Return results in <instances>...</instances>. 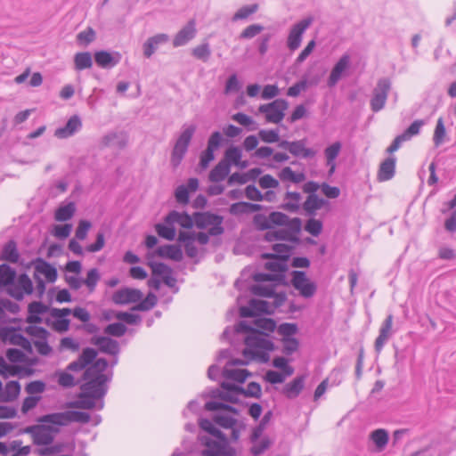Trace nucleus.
<instances>
[{
    "label": "nucleus",
    "mask_w": 456,
    "mask_h": 456,
    "mask_svg": "<svg viewBox=\"0 0 456 456\" xmlns=\"http://www.w3.org/2000/svg\"><path fill=\"white\" fill-rule=\"evenodd\" d=\"M126 326L120 322L109 324L104 330L106 334L115 337H121L126 333Z\"/></svg>",
    "instance_id": "obj_59"
},
{
    "label": "nucleus",
    "mask_w": 456,
    "mask_h": 456,
    "mask_svg": "<svg viewBox=\"0 0 456 456\" xmlns=\"http://www.w3.org/2000/svg\"><path fill=\"white\" fill-rule=\"evenodd\" d=\"M289 152L296 157L312 158L315 151L306 148L303 141L291 142Z\"/></svg>",
    "instance_id": "obj_35"
},
{
    "label": "nucleus",
    "mask_w": 456,
    "mask_h": 456,
    "mask_svg": "<svg viewBox=\"0 0 456 456\" xmlns=\"http://www.w3.org/2000/svg\"><path fill=\"white\" fill-rule=\"evenodd\" d=\"M75 210V204L72 202L61 206L55 211V220L59 222L69 220L73 216Z\"/></svg>",
    "instance_id": "obj_41"
},
{
    "label": "nucleus",
    "mask_w": 456,
    "mask_h": 456,
    "mask_svg": "<svg viewBox=\"0 0 456 456\" xmlns=\"http://www.w3.org/2000/svg\"><path fill=\"white\" fill-rule=\"evenodd\" d=\"M100 280V275L97 269H91L86 275V278L83 281L90 292H93Z\"/></svg>",
    "instance_id": "obj_54"
},
{
    "label": "nucleus",
    "mask_w": 456,
    "mask_h": 456,
    "mask_svg": "<svg viewBox=\"0 0 456 456\" xmlns=\"http://www.w3.org/2000/svg\"><path fill=\"white\" fill-rule=\"evenodd\" d=\"M251 291L256 296L265 297H271L274 295V289L273 286L255 285L252 287Z\"/></svg>",
    "instance_id": "obj_62"
},
{
    "label": "nucleus",
    "mask_w": 456,
    "mask_h": 456,
    "mask_svg": "<svg viewBox=\"0 0 456 456\" xmlns=\"http://www.w3.org/2000/svg\"><path fill=\"white\" fill-rule=\"evenodd\" d=\"M389 90L390 82L388 79H380L378 82L370 101V107L373 111L377 112L384 108Z\"/></svg>",
    "instance_id": "obj_11"
},
{
    "label": "nucleus",
    "mask_w": 456,
    "mask_h": 456,
    "mask_svg": "<svg viewBox=\"0 0 456 456\" xmlns=\"http://www.w3.org/2000/svg\"><path fill=\"white\" fill-rule=\"evenodd\" d=\"M342 144L339 142H335L324 151L327 166L330 167L329 173L333 174L336 168L335 159L341 151Z\"/></svg>",
    "instance_id": "obj_30"
},
{
    "label": "nucleus",
    "mask_w": 456,
    "mask_h": 456,
    "mask_svg": "<svg viewBox=\"0 0 456 456\" xmlns=\"http://www.w3.org/2000/svg\"><path fill=\"white\" fill-rule=\"evenodd\" d=\"M29 432L32 434L33 441L38 445H46L53 442V430L49 427L37 426L31 428Z\"/></svg>",
    "instance_id": "obj_19"
},
{
    "label": "nucleus",
    "mask_w": 456,
    "mask_h": 456,
    "mask_svg": "<svg viewBox=\"0 0 456 456\" xmlns=\"http://www.w3.org/2000/svg\"><path fill=\"white\" fill-rule=\"evenodd\" d=\"M323 205L322 200L319 199L316 195H309L304 203V209L313 214L317 209H320Z\"/></svg>",
    "instance_id": "obj_48"
},
{
    "label": "nucleus",
    "mask_w": 456,
    "mask_h": 456,
    "mask_svg": "<svg viewBox=\"0 0 456 456\" xmlns=\"http://www.w3.org/2000/svg\"><path fill=\"white\" fill-rule=\"evenodd\" d=\"M178 240L183 243L186 254L190 257H195L198 255V249L194 246V234L189 232H180Z\"/></svg>",
    "instance_id": "obj_32"
},
{
    "label": "nucleus",
    "mask_w": 456,
    "mask_h": 456,
    "mask_svg": "<svg viewBox=\"0 0 456 456\" xmlns=\"http://www.w3.org/2000/svg\"><path fill=\"white\" fill-rule=\"evenodd\" d=\"M20 393V386L18 381H9L5 384L4 387L0 381V401L1 402H12L18 398Z\"/></svg>",
    "instance_id": "obj_24"
},
{
    "label": "nucleus",
    "mask_w": 456,
    "mask_h": 456,
    "mask_svg": "<svg viewBox=\"0 0 456 456\" xmlns=\"http://www.w3.org/2000/svg\"><path fill=\"white\" fill-rule=\"evenodd\" d=\"M90 420V415L83 411H68L64 412H56L45 415L39 421L57 426H66L71 422L87 423Z\"/></svg>",
    "instance_id": "obj_4"
},
{
    "label": "nucleus",
    "mask_w": 456,
    "mask_h": 456,
    "mask_svg": "<svg viewBox=\"0 0 456 456\" xmlns=\"http://www.w3.org/2000/svg\"><path fill=\"white\" fill-rule=\"evenodd\" d=\"M210 49L208 44H202L192 49V54L195 58L208 61L210 56Z\"/></svg>",
    "instance_id": "obj_58"
},
{
    "label": "nucleus",
    "mask_w": 456,
    "mask_h": 456,
    "mask_svg": "<svg viewBox=\"0 0 456 456\" xmlns=\"http://www.w3.org/2000/svg\"><path fill=\"white\" fill-rule=\"evenodd\" d=\"M26 332L31 337L32 342L38 354L45 356L51 354L52 347L47 342L49 333L46 330L36 325H29L26 328Z\"/></svg>",
    "instance_id": "obj_8"
},
{
    "label": "nucleus",
    "mask_w": 456,
    "mask_h": 456,
    "mask_svg": "<svg viewBox=\"0 0 456 456\" xmlns=\"http://www.w3.org/2000/svg\"><path fill=\"white\" fill-rule=\"evenodd\" d=\"M148 265L154 276H159L168 286L174 284L175 279L172 277V270L169 266L159 262H149Z\"/></svg>",
    "instance_id": "obj_23"
},
{
    "label": "nucleus",
    "mask_w": 456,
    "mask_h": 456,
    "mask_svg": "<svg viewBox=\"0 0 456 456\" xmlns=\"http://www.w3.org/2000/svg\"><path fill=\"white\" fill-rule=\"evenodd\" d=\"M311 22V19H305L298 22L297 24H296L291 28L288 37V47L291 51H294L299 47L301 44L302 35L305 32V30L309 27Z\"/></svg>",
    "instance_id": "obj_15"
},
{
    "label": "nucleus",
    "mask_w": 456,
    "mask_h": 456,
    "mask_svg": "<svg viewBox=\"0 0 456 456\" xmlns=\"http://www.w3.org/2000/svg\"><path fill=\"white\" fill-rule=\"evenodd\" d=\"M349 64L350 56L348 54L342 55L330 72L328 80V85L330 86H334L337 84V82L341 78L344 72L349 68Z\"/></svg>",
    "instance_id": "obj_21"
},
{
    "label": "nucleus",
    "mask_w": 456,
    "mask_h": 456,
    "mask_svg": "<svg viewBox=\"0 0 456 456\" xmlns=\"http://www.w3.org/2000/svg\"><path fill=\"white\" fill-rule=\"evenodd\" d=\"M240 327L243 331L249 332V335L245 338L246 348L242 352L243 355L249 360H256L262 362H268L269 354L274 349L273 343L245 322H240Z\"/></svg>",
    "instance_id": "obj_2"
},
{
    "label": "nucleus",
    "mask_w": 456,
    "mask_h": 456,
    "mask_svg": "<svg viewBox=\"0 0 456 456\" xmlns=\"http://www.w3.org/2000/svg\"><path fill=\"white\" fill-rule=\"evenodd\" d=\"M93 343L99 347L101 352L105 354L116 355L119 351L118 343L107 337L95 338Z\"/></svg>",
    "instance_id": "obj_25"
},
{
    "label": "nucleus",
    "mask_w": 456,
    "mask_h": 456,
    "mask_svg": "<svg viewBox=\"0 0 456 456\" xmlns=\"http://www.w3.org/2000/svg\"><path fill=\"white\" fill-rule=\"evenodd\" d=\"M94 39L95 31L92 28H87L86 29L79 32L77 36V40L78 44L82 46L88 45Z\"/></svg>",
    "instance_id": "obj_50"
},
{
    "label": "nucleus",
    "mask_w": 456,
    "mask_h": 456,
    "mask_svg": "<svg viewBox=\"0 0 456 456\" xmlns=\"http://www.w3.org/2000/svg\"><path fill=\"white\" fill-rule=\"evenodd\" d=\"M291 275V283L302 297H311L315 294L316 285L305 272L294 271Z\"/></svg>",
    "instance_id": "obj_10"
},
{
    "label": "nucleus",
    "mask_w": 456,
    "mask_h": 456,
    "mask_svg": "<svg viewBox=\"0 0 456 456\" xmlns=\"http://www.w3.org/2000/svg\"><path fill=\"white\" fill-rule=\"evenodd\" d=\"M75 68L77 70L90 69L93 66L92 55L88 52L77 53L74 57Z\"/></svg>",
    "instance_id": "obj_38"
},
{
    "label": "nucleus",
    "mask_w": 456,
    "mask_h": 456,
    "mask_svg": "<svg viewBox=\"0 0 456 456\" xmlns=\"http://www.w3.org/2000/svg\"><path fill=\"white\" fill-rule=\"evenodd\" d=\"M254 224L259 230L272 229L270 216L262 214L256 215L254 217Z\"/></svg>",
    "instance_id": "obj_64"
},
{
    "label": "nucleus",
    "mask_w": 456,
    "mask_h": 456,
    "mask_svg": "<svg viewBox=\"0 0 456 456\" xmlns=\"http://www.w3.org/2000/svg\"><path fill=\"white\" fill-rule=\"evenodd\" d=\"M81 127V120L77 116H72L64 127L56 129L54 134L58 138H67L71 136Z\"/></svg>",
    "instance_id": "obj_27"
},
{
    "label": "nucleus",
    "mask_w": 456,
    "mask_h": 456,
    "mask_svg": "<svg viewBox=\"0 0 456 456\" xmlns=\"http://www.w3.org/2000/svg\"><path fill=\"white\" fill-rule=\"evenodd\" d=\"M280 178L282 181H288L292 183H301L305 180V176L303 172H294L290 167H284L280 173Z\"/></svg>",
    "instance_id": "obj_40"
},
{
    "label": "nucleus",
    "mask_w": 456,
    "mask_h": 456,
    "mask_svg": "<svg viewBox=\"0 0 456 456\" xmlns=\"http://www.w3.org/2000/svg\"><path fill=\"white\" fill-rule=\"evenodd\" d=\"M200 427L206 432L209 433L210 435L221 440H224V436H223L222 432L219 429H217L210 420L201 419L200 421Z\"/></svg>",
    "instance_id": "obj_55"
},
{
    "label": "nucleus",
    "mask_w": 456,
    "mask_h": 456,
    "mask_svg": "<svg viewBox=\"0 0 456 456\" xmlns=\"http://www.w3.org/2000/svg\"><path fill=\"white\" fill-rule=\"evenodd\" d=\"M157 297L153 293H149L147 297L143 300H140L137 305H135L133 309L138 311H148L153 308L157 304Z\"/></svg>",
    "instance_id": "obj_46"
},
{
    "label": "nucleus",
    "mask_w": 456,
    "mask_h": 456,
    "mask_svg": "<svg viewBox=\"0 0 456 456\" xmlns=\"http://www.w3.org/2000/svg\"><path fill=\"white\" fill-rule=\"evenodd\" d=\"M142 298V293L141 290L131 288L118 289L112 295V301L117 305L137 303Z\"/></svg>",
    "instance_id": "obj_13"
},
{
    "label": "nucleus",
    "mask_w": 456,
    "mask_h": 456,
    "mask_svg": "<svg viewBox=\"0 0 456 456\" xmlns=\"http://www.w3.org/2000/svg\"><path fill=\"white\" fill-rule=\"evenodd\" d=\"M297 331V327L294 323H283L278 328V333L282 337V338H293Z\"/></svg>",
    "instance_id": "obj_60"
},
{
    "label": "nucleus",
    "mask_w": 456,
    "mask_h": 456,
    "mask_svg": "<svg viewBox=\"0 0 456 456\" xmlns=\"http://www.w3.org/2000/svg\"><path fill=\"white\" fill-rule=\"evenodd\" d=\"M304 387L303 378H297L283 387V393L288 398L297 397Z\"/></svg>",
    "instance_id": "obj_36"
},
{
    "label": "nucleus",
    "mask_w": 456,
    "mask_h": 456,
    "mask_svg": "<svg viewBox=\"0 0 456 456\" xmlns=\"http://www.w3.org/2000/svg\"><path fill=\"white\" fill-rule=\"evenodd\" d=\"M393 315L389 314L379 329V334L375 340V349L378 353L381 352L384 345L392 334L393 329Z\"/></svg>",
    "instance_id": "obj_18"
},
{
    "label": "nucleus",
    "mask_w": 456,
    "mask_h": 456,
    "mask_svg": "<svg viewBox=\"0 0 456 456\" xmlns=\"http://www.w3.org/2000/svg\"><path fill=\"white\" fill-rule=\"evenodd\" d=\"M287 108V102L278 99L271 103L261 105L258 110L265 114L266 122L277 124L283 119Z\"/></svg>",
    "instance_id": "obj_7"
},
{
    "label": "nucleus",
    "mask_w": 456,
    "mask_h": 456,
    "mask_svg": "<svg viewBox=\"0 0 456 456\" xmlns=\"http://www.w3.org/2000/svg\"><path fill=\"white\" fill-rule=\"evenodd\" d=\"M167 224L177 223L183 228L190 229L195 224L194 216H191L185 213L173 211L166 217Z\"/></svg>",
    "instance_id": "obj_26"
},
{
    "label": "nucleus",
    "mask_w": 456,
    "mask_h": 456,
    "mask_svg": "<svg viewBox=\"0 0 456 456\" xmlns=\"http://www.w3.org/2000/svg\"><path fill=\"white\" fill-rule=\"evenodd\" d=\"M446 130L442 118H439L434 132L433 140L436 146H439L444 140Z\"/></svg>",
    "instance_id": "obj_49"
},
{
    "label": "nucleus",
    "mask_w": 456,
    "mask_h": 456,
    "mask_svg": "<svg viewBox=\"0 0 456 456\" xmlns=\"http://www.w3.org/2000/svg\"><path fill=\"white\" fill-rule=\"evenodd\" d=\"M195 225L200 229L208 230V234L216 236L223 233V218L219 216L210 213L194 214Z\"/></svg>",
    "instance_id": "obj_5"
},
{
    "label": "nucleus",
    "mask_w": 456,
    "mask_h": 456,
    "mask_svg": "<svg viewBox=\"0 0 456 456\" xmlns=\"http://www.w3.org/2000/svg\"><path fill=\"white\" fill-rule=\"evenodd\" d=\"M422 120H415L411 123V125L402 134L396 136L391 145L387 149V152L388 154H393L402 145L403 142L409 141L412 136L417 135L421 126H423Z\"/></svg>",
    "instance_id": "obj_12"
},
{
    "label": "nucleus",
    "mask_w": 456,
    "mask_h": 456,
    "mask_svg": "<svg viewBox=\"0 0 456 456\" xmlns=\"http://www.w3.org/2000/svg\"><path fill=\"white\" fill-rule=\"evenodd\" d=\"M305 230L313 236H318L322 231V223L315 218H311L306 222Z\"/></svg>",
    "instance_id": "obj_56"
},
{
    "label": "nucleus",
    "mask_w": 456,
    "mask_h": 456,
    "mask_svg": "<svg viewBox=\"0 0 456 456\" xmlns=\"http://www.w3.org/2000/svg\"><path fill=\"white\" fill-rule=\"evenodd\" d=\"M259 138L264 142L273 143L279 141V134L274 130H260L258 133Z\"/></svg>",
    "instance_id": "obj_63"
},
{
    "label": "nucleus",
    "mask_w": 456,
    "mask_h": 456,
    "mask_svg": "<svg viewBox=\"0 0 456 456\" xmlns=\"http://www.w3.org/2000/svg\"><path fill=\"white\" fill-rule=\"evenodd\" d=\"M43 275L47 281L53 282L57 278V272L54 267H53L47 262L39 259L35 266V276Z\"/></svg>",
    "instance_id": "obj_28"
},
{
    "label": "nucleus",
    "mask_w": 456,
    "mask_h": 456,
    "mask_svg": "<svg viewBox=\"0 0 456 456\" xmlns=\"http://www.w3.org/2000/svg\"><path fill=\"white\" fill-rule=\"evenodd\" d=\"M273 365L275 368L281 370L282 372L291 376L294 373V369L288 364V360L284 357H276L273 361Z\"/></svg>",
    "instance_id": "obj_61"
},
{
    "label": "nucleus",
    "mask_w": 456,
    "mask_h": 456,
    "mask_svg": "<svg viewBox=\"0 0 456 456\" xmlns=\"http://www.w3.org/2000/svg\"><path fill=\"white\" fill-rule=\"evenodd\" d=\"M194 132L195 126H190L181 134L176 141L171 158L174 167L178 166L183 159Z\"/></svg>",
    "instance_id": "obj_9"
},
{
    "label": "nucleus",
    "mask_w": 456,
    "mask_h": 456,
    "mask_svg": "<svg viewBox=\"0 0 456 456\" xmlns=\"http://www.w3.org/2000/svg\"><path fill=\"white\" fill-rule=\"evenodd\" d=\"M260 209V206L248 202H238L231 206L230 211L232 214L250 213Z\"/></svg>",
    "instance_id": "obj_43"
},
{
    "label": "nucleus",
    "mask_w": 456,
    "mask_h": 456,
    "mask_svg": "<svg viewBox=\"0 0 456 456\" xmlns=\"http://www.w3.org/2000/svg\"><path fill=\"white\" fill-rule=\"evenodd\" d=\"M370 439L373 442L378 452L383 451L388 443V433L384 428H379L370 434Z\"/></svg>",
    "instance_id": "obj_34"
},
{
    "label": "nucleus",
    "mask_w": 456,
    "mask_h": 456,
    "mask_svg": "<svg viewBox=\"0 0 456 456\" xmlns=\"http://www.w3.org/2000/svg\"><path fill=\"white\" fill-rule=\"evenodd\" d=\"M15 278V272L8 265H0V287L11 284Z\"/></svg>",
    "instance_id": "obj_44"
},
{
    "label": "nucleus",
    "mask_w": 456,
    "mask_h": 456,
    "mask_svg": "<svg viewBox=\"0 0 456 456\" xmlns=\"http://www.w3.org/2000/svg\"><path fill=\"white\" fill-rule=\"evenodd\" d=\"M32 291V281L26 274L20 275L17 280V284L9 289V294L17 299H21L24 294H31Z\"/></svg>",
    "instance_id": "obj_17"
},
{
    "label": "nucleus",
    "mask_w": 456,
    "mask_h": 456,
    "mask_svg": "<svg viewBox=\"0 0 456 456\" xmlns=\"http://www.w3.org/2000/svg\"><path fill=\"white\" fill-rule=\"evenodd\" d=\"M94 60L98 66L102 68L113 67L118 63V60L106 51H99L94 53Z\"/></svg>",
    "instance_id": "obj_37"
},
{
    "label": "nucleus",
    "mask_w": 456,
    "mask_h": 456,
    "mask_svg": "<svg viewBox=\"0 0 456 456\" xmlns=\"http://www.w3.org/2000/svg\"><path fill=\"white\" fill-rule=\"evenodd\" d=\"M0 335L4 342L20 346L29 353L32 351L31 343L18 330L14 329H4L1 330Z\"/></svg>",
    "instance_id": "obj_14"
},
{
    "label": "nucleus",
    "mask_w": 456,
    "mask_h": 456,
    "mask_svg": "<svg viewBox=\"0 0 456 456\" xmlns=\"http://www.w3.org/2000/svg\"><path fill=\"white\" fill-rule=\"evenodd\" d=\"M258 9V5L256 4L243 6L238 10V12L233 15L232 20H239L247 19L251 14L255 13Z\"/></svg>",
    "instance_id": "obj_53"
},
{
    "label": "nucleus",
    "mask_w": 456,
    "mask_h": 456,
    "mask_svg": "<svg viewBox=\"0 0 456 456\" xmlns=\"http://www.w3.org/2000/svg\"><path fill=\"white\" fill-rule=\"evenodd\" d=\"M224 376L227 379L235 380L239 383H243L249 376L250 373L247 370H226L224 371Z\"/></svg>",
    "instance_id": "obj_47"
},
{
    "label": "nucleus",
    "mask_w": 456,
    "mask_h": 456,
    "mask_svg": "<svg viewBox=\"0 0 456 456\" xmlns=\"http://www.w3.org/2000/svg\"><path fill=\"white\" fill-rule=\"evenodd\" d=\"M269 305L267 302L260 299H252L248 306L240 308L241 317H253L260 314H270Z\"/></svg>",
    "instance_id": "obj_16"
},
{
    "label": "nucleus",
    "mask_w": 456,
    "mask_h": 456,
    "mask_svg": "<svg viewBox=\"0 0 456 456\" xmlns=\"http://www.w3.org/2000/svg\"><path fill=\"white\" fill-rule=\"evenodd\" d=\"M173 224H159L155 226L157 233L168 240H173L175 237V229L172 225Z\"/></svg>",
    "instance_id": "obj_45"
},
{
    "label": "nucleus",
    "mask_w": 456,
    "mask_h": 456,
    "mask_svg": "<svg viewBox=\"0 0 456 456\" xmlns=\"http://www.w3.org/2000/svg\"><path fill=\"white\" fill-rule=\"evenodd\" d=\"M156 254L159 257L168 258L175 261H180L183 258L182 249L176 245L160 246L157 248Z\"/></svg>",
    "instance_id": "obj_29"
},
{
    "label": "nucleus",
    "mask_w": 456,
    "mask_h": 456,
    "mask_svg": "<svg viewBox=\"0 0 456 456\" xmlns=\"http://www.w3.org/2000/svg\"><path fill=\"white\" fill-rule=\"evenodd\" d=\"M196 35V22L191 20L175 37L174 46H181L191 40Z\"/></svg>",
    "instance_id": "obj_20"
},
{
    "label": "nucleus",
    "mask_w": 456,
    "mask_h": 456,
    "mask_svg": "<svg viewBox=\"0 0 456 456\" xmlns=\"http://www.w3.org/2000/svg\"><path fill=\"white\" fill-rule=\"evenodd\" d=\"M168 41V36L166 34H158L150 37L143 45V53L147 58H150L155 52L156 47Z\"/></svg>",
    "instance_id": "obj_31"
},
{
    "label": "nucleus",
    "mask_w": 456,
    "mask_h": 456,
    "mask_svg": "<svg viewBox=\"0 0 456 456\" xmlns=\"http://www.w3.org/2000/svg\"><path fill=\"white\" fill-rule=\"evenodd\" d=\"M241 151L237 147H230L225 151V162L232 163L235 166L240 165Z\"/></svg>",
    "instance_id": "obj_52"
},
{
    "label": "nucleus",
    "mask_w": 456,
    "mask_h": 456,
    "mask_svg": "<svg viewBox=\"0 0 456 456\" xmlns=\"http://www.w3.org/2000/svg\"><path fill=\"white\" fill-rule=\"evenodd\" d=\"M2 258L11 263H16L19 260V253L14 241L11 240L4 246Z\"/></svg>",
    "instance_id": "obj_42"
},
{
    "label": "nucleus",
    "mask_w": 456,
    "mask_h": 456,
    "mask_svg": "<svg viewBox=\"0 0 456 456\" xmlns=\"http://www.w3.org/2000/svg\"><path fill=\"white\" fill-rule=\"evenodd\" d=\"M229 165L225 161L219 162L209 174L212 182H219L225 178L229 173Z\"/></svg>",
    "instance_id": "obj_39"
},
{
    "label": "nucleus",
    "mask_w": 456,
    "mask_h": 456,
    "mask_svg": "<svg viewBox=\"0 0 456 456\" xmlns=\"http://www.w3.org/2000/svg\"><path fill=\"white\" fill-rule=\"evenodd\" d=\"M273 249L274 254H270L271 256L275 257H282L285 259V261H287L291 253L292 247L285 243H276L273 245Z\"/></svg>",
    "instance_id": "obj_51"
},
{
    "label": "nucleus",
    "mask_w": 456,
    "mask_h": 456,
    "mask_svg": "<svg viewBox=\"0 0 456 456\" xmlns=\"http://www.w3.org/2000/svg\"><path fill=\"white\" fill-rule=\"evenodd\" d=\"M47 311V306L40 302H33L28 305V314L27 322L30 324L39 323L41 322L40 314Z\"/></svg>",
    "instance_id": "obj_33"
},
{
    "label": "nucleus",
    "mask_w": 456,
    "mask_h": 456,
    "mask_svg": "<svg viewBox=\"0 0 456 456\" xmlns=\"http://www.w3.org/2000/svg\"><path fill=\"white\" fill-rule=\"evenodd\" d=\"M205 408L212 411L219 410L224 411V412L217 414L215 417V421L219 426L225 428H232L236 424V419L231 415V413H232V415L238 413L234 408L218 402H208L205 404Z\"/></svg>",
    "instance_id": "obj_6"
},
{
    "label": "nucleus",
    "mask_w": 456,
    "mask_h": 456,
    "mask_svg": "<svg viewBox=\"0 0 456 456\" xmlns=\"http://www.w3.org/2000/svg\"><path fill=\"white\" fill-rule=\"evenodd\" d=\"M108 362L104 359L96 360L89 366L84 374L85 383L81 387V393L77 400L66 403V408L92 409L96 400L101 399L105 392L107 381L104 374Z\"/></svg>",
    "instance_id": "obj_1"
},
{
    "label": "nucleus",
    "mask_w": 456,
    "mask_h": 456,
    "mask_svg": "<svg viewBox=\"0 0 456 456\" xmlns=\"http://www.w3.org/2000/svg\"><path fill=\"white\" fill-rule=\"evenodd\" d=\"M263 258L270 259L265 264V268L272 272V273H255L253 279L256 282L268 281H281L283 274L287 270V261L282 257H275L270 254H263Z\"/></svg>",
    "instance_id": "obj_3"
},
{
    "label": "nucleus",
    "mask_w": 456,
    "mask_h": 456,
    "mask_svg": "<svg viewBox=\"0 0 456 456\" xmlns=\"http://www.w3.org/2000/svg\"><path fill=\"white\" fill-rule=\"evenodd\" d=\"M288 377H289V375H287L282 371L268 370L265 373V379L271 384H279L284 382Z\"/></svg>",
    "instance_id": "obj_57"
},
{
    "label": "nucleus",
    "mask_w": 456,
    "mask_h": 456,
    "mask_svg": "<svg viewBox=\"0 0 456 456\" xmlns=\"http://www.w3.org/2000/svg\"><path fill=\"white\" fill-rule=\"evenodd\" d=\"M396 159L395 157H389L383 160L379 167L377 179L379 182H386L392 179L395 173Z\"/></svg>",
    "instance_id": "obj_22"
}]
</instances>
